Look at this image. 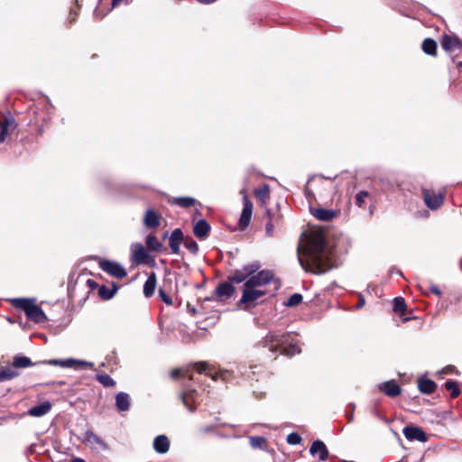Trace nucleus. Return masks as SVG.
I'll return each instance as SVG.
<instances>
[{
	"label": "nucleus",
	"mask_w": 462,
	"mask_h": 462,
	"mask_svg": "<svg viewBox=\"0 0 462 462\" xmlns=\"http://www.w3.org/2000/svg\"><path fill=\"white\" fill-rule=\"evenodd\" d=\"M14 119H5L4 121L0 120V143L4 142L5 136L7 135V130L9 125H13Z\"/></svg>",
	"instance_id": "nucleus-38"
},
{
	"label": "nucleus",
	"mask_w": 462,
	"mask_h": 462,
	"mask_svg": "<svg viewBox=\"0 0 462 462\" xmlns=\"http://www.w3.org/2000/svg\"><path fill=\"white\" fill-rule=\"evenodd\" d=\"M184 246L193 254H196L199 251V245L192 238H186L184 240Z\"/></svg>",
	"instance_id": "nucleus-40"
},
{
	"label": "nucleus",
	"mask_w": 462,
	"mask_h": 462,
	"mask_svg": "<svg viewBox=\"0 0 462 462\" xmlns=\"http://www.w3.org/2000/svg\"><path fill=\"white\" fill-rule=\"evenodd\" d=\"M180 375H182L183 377H189V380H193L191 375L188 374V371H182L181 369H173L171 373V376L173 379L178 378Z\"/></svg>",
	"instance_id": "nucleus-44"
},
{
	"label": "nucleus",
	"mask_w": 462,
	"mask_h": 462,
	"mask_svg": "<svg viewBox=\"0 0 462 462\" xmlns=\"http://www.w3.org/2000/svg\"><path fill=\"white\" fill-rule=\"evenodd\" d=\"M300 441H301V437L296 432H292V433L289 434L287 437V442L291 445L300 444Z\"/></svg>",
	"instance_id": "nucleus-43"
},
{
	"label": "nucleus",
	"mask_w": 462,
	"mask_h": 462,
	"mask_svg": "<svg viewBox=\"0 0 462 462\" xmlns=\"http://www.w3.org/2000/svg\"><path fill=\"white\" fill-rule=\"evenodd\" d=\"M157 284V277L155 273H151L143 285V294L146 298L153 295Z\"/></svg>",
	"instance_id": "nucleus-24"
},
{
	"label": "nucleus",
	"mask_w": 462,
	"mask_h": 462,
	"mask_svg": "<svg viewBox=\"0 0 462 462\" xmlns=\"http://www.w3.org/2000/svg\"><path fill=\"white\" fill-rule=\"evenodd\" d=\"M83 441L88 446H89L91 448H95V449H97V448L98 449H106L107 448V446L105 443V441L91 430H87L84 433Z\"/></svg>",
	"instance_id": "nucleus-12"
},
{
	"label": "nucleus",
	"mask_w": 462,
	"mask_h": 462,
	"mask_svg": "<svg viewBox=\"0 0 462 462\" xmlns=\"http://www.w3.org/2000/svg\"><path fill=\"white\" fill-rule=\"evenodd\" d=\"M196 390L185 385L183 393L180 394V398L184 406L189 411H194L196 406L192 405L195 402Z\"/></svg>",
	"instance_id": "nucleus-14"
},
{
	"label": "nucleus",
	"mask_w": 462,
	"mask_h": 462,
	"mask_svg": "<svg viewBox=\"0 0 462 462\" xmlns=\"http://www.w3.org/2000/svg\"><path fill=\"white\" fill-rule=\"evenodd\" d=\"M261 268L259 262H253L244 265L241 269H236L230 272L228 281L235 283L245 282L247 279L255 273Z\"/></svg>",
	"instance_id": "nucleus-5"
},
{
	"label": "nucleus",
	"mask_w": 462,
	"mask_h": 462,
	"mask_svg": "<svg viewBox=\"0 0 462 462\" xmlns=\"http://www.w3.org/2000/svg\"><path fill=\"white\" fill-rule=\"evenodd\" d=\"M235 287L230 282H222L216 288L217 296L222 300L223 298H229L233 295Z\"/></svg>",
	"instance_id": "nucleus-26"
},
{
	"label": "nucleus",
	"mask_w": 462,
	"mask_h": 462,
	"mask_svg": "<svg viewBox=\"0 0 462 462\" xmlns=\"http://www.w3.org/2000/svg\"><path fill=\"white\" fill-rule=\"evenodd\" d=\"M99 267L111 276L123 279L126 276L125 269L117 262L102 260L99 262Z\"/></svg>",
	"instance_id": "nucleus-8"
},
{
	"label": "nucleus",
	"mask_w": 462,
	"mask_h": 462,
	"mask_svg": "<svg viewBox=\"0 0 462 462\" xmlns=\"http://www.w3.org/2000/svg\"><path fill=\"white\" fill-rule=\"evenodd\" d=\"M212 430H213V427H211V426H207V427L202 428V430H202V432H204V433H208V432L211 431Z\"/></svg>",
	"instance_id": "nucleus-51"
},
{
	"label": "nucleus",
	"mask_w": 462,
	"mask_h": 462,
	"mask_svg": "<svg viewBox=\"0 0 462 462\" xmlns=\"http://www.w3.org/2000/svg\"><path fill=\"white\" fill-rule=\"evenodd\" d=\"M369 197V193L365 190H361L356 195V204L359 208H363L365 203V199Z\"/></svg>",
	"instance_id": "nucleus-42"
},
{
	"label": "nucleus",
	"mask_w": 462,
	"mask_h": 462,
	"mask_svg": "<svg viewBox=\"0 0 462 462\" xmlns=\"http://www.w3.org/2000/svg\"><path fill=\"white\" fill-rule=\"evenodd\" d=\"M51 402L45 401L39 405L33 406L28 410V414L32 417H42L51 410Z\"/></svg>",
	"instance_id": "nucleus-21"
},
{
	"label": "nucleus",
	"mask_w": 462,
	"mask_h": 462,
	"mask_svg": "<svg viewBox=\"0 0 462 462\" xmlns=\"http://www.w3.org/2000/svg\"><path fill=\"white\" fill-rule=\"evenodd\" d=\"M436 387V383L430 379L420 378L418 381V388L423 393L430 394L435 392Z\"/></svg>",
	"instance_id": "nucleus-28"
},
{
	"label": "nucleus",
	"mask_w": 462,
	"mask_h": 462,
	"mask_svg": "<svg viewBox=\"0 0 462 462\" xmlns=\"http://www.w3.org/2000/svg\"><path fill=\"white\" fill-rule=\"evenodd\" d=\"M145 242L147 247L152 251L159 252L162 249V244L153 235L147 236Z\"/></svg>",
	"instance_id": "nucleus-32"
},
{
	"label": "nucleus",
	"mask_w": 462,
	"mask_h": 462,
	"mask_svg": "<svg viewBox=\"0 0 462 462\" xmlns=\"http://www.w3.org/2000/svg\"><path fill=\"white\" fill-rule=\"evenodd\" d=\"M260 344L273 354L279 353L291 356L300 352V346L293 343L291 333L269 332Z\"/></svg>",
	"instance_id": "nucleus-2"
},
{
	"label": "nucleus",
	"mask_w": 462,
	"mask_h": 462,
	"mask_svg": "<svg viewBox=\"0 0 462 462\" xmlns=\"http://www.w3.org/2000/svg\"><path fill=\"white\" fill-rule=\"evenodd\" d=\"M12 303L15 308L23 310L31 321L42 324L48 320L42 309L35 304V299L17 298L12 300Z\"/></svg>",
	"instance_id": "nucleus-3"
},
{
	"label": "nucleus",
	"mask_w": 462,
	"mask_h": 462,
	"mask_svg": "<svg viewBox=\"0 0 462 462\" xmlns=\"http://www.w3.org/2000/svg\"><path fill=\"white\" fill-rule=\"evenodd\" d=\"M171 203L178 205L181 208H188L191 206H194L196 203L195 199L190 197H177L173 198L171 201Z\"/></svg>",
	"instance_id": "nucleus-31"
},
{
	"label": "nucleus",
	"mask_w": 462,
	"mask_h": 462,
	"mask_svg": "<svg viewBox=\"0 0 462 462\" xmlns=\"http://www.w3.org/2000/svg\"><path fill=\"white\" fill-rule=\"evenodd\" d=\"M379 390L390 397L398 396L402 390L394 381H386L379 385Z\"/></svg>",
	"instance_id": "nucleus-20"
},
{
	"label": "nucleus",
	"mask_w": 462,
	"mask_h": 462,
	"mask_svg": "<svg viewBox=\"0 0 462 462\" xmlns=\"http://www.w3.org/2000/svg\"><path fill=\"white\" fill-rule=\"evenodd\" d=\"M132 260L135 263H145L149 258V254L143 245L140 243L133 244L131 246Z\"/></svg>",
	"instance_id": "nucleus-13"
},
{
	"label": "nucleus",
	"mask_w": 462,
	"mask_h": 462,
	"mask_svg": "<svg viewBox=\"0 0 462 462\" xmlns=\"http://www.w3.org/2000/svg\"><path fill=\"white\" fill-rule=\"evenodd\" d=\"M310 453L312 456L319 454V459L320 461H325L328 457V450L325 445V443L321 440H315L310 448Z\"/></svg>",
	"instance_id": "nucleus-15"
},
{
	"label": "nucleus",
	"mask_w": 462,
	"mask_h": 462,
	"mask_svg": "<svg viewBox=\"0 0 462 462\" xmlns=\"http://www.w3.org/2000/svg\"><path fill=\"white\" fill-rule=\"evenodd\" d=\"M69 462H86V461L82 458L77 457V458L71 459Z\"/></svg>",
	"instance_id": "nucleus-53"
},
{
	"label": "nucleus",
	"mask_w": 462,
	"mask_h": 462,
	"mask_svg": "<svg viewBox=\"0 0 462 462\" xmlns=\"http://www.w3.org/2000/svg\"><path fill=\"white\" fill-rule=\"evenodd\" d=\"M274 280V275L270 270L260 269L246 280L245 284L246 288L253 287L257 289H263L265 285L270 284Z\"/></svg>",
	"instance_id": "nucleus-6"
},
{
	"label": "nucleus",
	"mask_w": 462,
	"mask_h": 462,
	"mask_svg": "<svg viewBox=\"0 0 462 462\" xmlns=\"http://www.w3.org/2000/svg\"><path fill=\"white\" fill-rule=\"evenodd\" d=\"M193 367L199 374H206L207 375L210 376L214 381L217 380L219 377L226 379V374H227V371H221L219 374H213L208 370V364L206 362L196 363L193 365Z\"/></svg>",
	"instance_id": "nucleus-17"
},
{
	"label": "nucleus",
	"mask_w": 462,
	"mask_h": 462,
	"mask_svg": "<svg viewBox=\"0 0 462 462\" xmlns=\"http://www.w3.org/2000/svg\"><path fill=\"white\" fill-rule=\"evenodd\" d=\"M255 197L262 202V204H266L270 199V187L266 184L262 187L256 189L254 190Z\"/></svg>",
	"instance_id": "nucleus-29"
},
{
	"label": "nucleus",
	"mask_w": 462,
	"mask_h": 462,
	"mask_svg": "<svg viewBox=\"0 0 462 462\" xmlns=\"http://www.w3.org/2000/svg\"><path fill=\"white\" fill-rule=\"evenodd\" d=\"M311 213L317 219L322 221H329L336 216L334 210L321 208L312 209Z\"/></svg>",
	"instance_id": "nucleus-27"
},
{
	"label": "nucleus",
	"mask_w": 462,
	"mask_h": 462,
	"mask_svg": "<svg viewBox=\"0 0 462 462\" xmlns=\"http://www.w3.org/2000/svg\"><path fill=\"white\" fill-rule=\"evenodd\" d=\"M406 309V303L403 298L396 297L393 300V311L397 314L403 315Z\"/></svg>",
	"instance_id": "nucleus-36"
},
{
	"label": "nucleus",
	"mask_w": 462,
	"mask_h": 462,
	"mask_svg": "<svg viewBox=\"0 0 462 462\" xmlns=\"http://www.w3.org/2000/svg\"><path fill=\"white\" fill-rule=\"evenodd\" d=\"M116 406L119 411H127L131 406L130 395L125 392H120L116 395Z\"/></svg>",
	"instance_id": "nucleus-22"
},
{
	"label": "nucleus",
	"mask_w": 462,
	"mask_h": 462,
	"mask_svg": "<svg viewBox=\"0 0 462 462\" xmlns=\"http://www.w3.org/2000/svg\"><path fill=\"white\" fill-rule=\"evenodd\" d=\"M97 380L105 387H113L116 385L115 380L106 374H97Z\"/></svg>",
	"instance_id": "nucleus-39"
},
{
	"label": "nucleus",
	"mask_w": 462,
	"mask_h": 462,
	"mask_svg": "<svg viewBox=\"0 0 462 462\" xmlns=\"http://www.w3.org/2000/svg\"><path fill=\"white\" fill-rule=\"evenodd\" d=\"M117 288L116 286L112 289H109L106 286L102 285L98 290V294L103 300H110L114 297Z\"/></svg>",
	"instance_id": "nucleus-35"
},
{
	"label": "nucleus",
	"mask_w": 462,
	"mask_h": 462,
	"mask_svg": "<svg viewBox=\"0 0 462 462\" xmlns=\"http://www.w3.org/2000/svg\"><path fill=\"white\" fill-rule=\"evenodd\" d=\"M153 449L158 454H165L170 449V439L166 435H158L152 442Z\"/></svg>",
	"instance_id": "nucleus-16"
},
{
	"label": "nucleus",
	"mask_w": 462,
	"mask_h": 462,
	"mask_svg": "<svg viewBox=\"0 0 462 462\" xmlns=\"http://www.w3.org/2000/svg\"><path fill=\"white\" fill-rule=\"evenodd\" d=\"M143 224L148 228H154L160 226V217L153 209H147L143 217Z\"/></svg>",
	"instance_id": "nucleus-23"
},
{
	"label": "nucleus",
	"mask_w": 462,
	"mask_h": 462,
	"mask_svg": "<svg viewBox=\"0 0 462 462\" xmlns=\"http://www.w3.org/2000/svg\"><path fill=\"white\" fill-rule=\"evenodd\" d=\"M298 259L301 267L313 273H324L330 269L328 254L321 236L310 238L304 246H298Z\"/></svg>",
	"instance_id": "nucleus-1"
},
{
	"label": "nucleus",
	"mask_w": 462,
	"mask_h": 462,
	"mask_svg": "<svg viewBox=\"0 0 462 462\" xmlns=\"http://www.w3.org/2000/svg\"><path fill=\"white\" fill-rule=\"evenodd\" d=\"M242 193L244 197V208L238 220V225L240 228L244 229L250 223L253 213V203L247 199V195L245 189L242 191Z\"/></svg>",
	"instance_id": "nucleus-9"
},
{
	"label": "nucleus",
	"mask_w": 462,
	"mask_h": 462,
	"mask_svg": "<svg viewBox=\"0 0 462 462\" xmlns=\"http://www.w3.org/2000/svg\"><path fill=\"white\" fill-rule=\"evenodd\" d=\"M456 65H457V69H462V61L456 62Z\"/></svg>",
	"instance_id": "nucleus-55"
},
{
	"label": "nucleus",
	"mask_w": 462,
	"mask_h": 462,
	"mask_svg": "<svg viewBox=\"0 0 462 462\" xmlns=\"http://www.w3.org/2000/svg\"><path fill=\"white\" fill-rule=\"evenodd\" d=\"M353 420V414L349 415V420Z\"/></svg>",
	"instance_id": "nucleus-56"
},
{
	"label": "nucleus",
	"mask_w": 462,
	"mask_h": 462,
	"mask_svg": "<svg viewBox=\"0 0 462 462\" xmlns=\"http://www.w3.org/2000/svg\"><path fill=\"white\" fill-rule=\"evenodd\" d=\"M422 193L425 204L432 210L439 208L443 203V196L440 193L436 194L427 189H424Z\"/></svg>",
	"instance_id": "nucleus-11"
},
{
	"label": "nucleus",
	"mask_w": 462,
	"mask_h": 462,
	"mask_svg": "<svg viewBox=\"0 0 462 462\" xmlns=\"http://www.w3.org/2000/svg\"><path fill=\"white\" fill-rule=\"evenodd\" d=\"M210 226L205 219L199 220L193 227L194 235L200 240H204L208 236Z\"/></svg>",
	"instance_id": "nucleus-18"
},
{
	"label": "nucleus",
	"mask_w": 462,
	"mask_h": 462,
	"mask_svg": "<svg viewBox=\"0 0 462 462\" xmlns=\"http://www.w3.org/2000/svg\"><path fill=\"white\" fill-rule=\"evenodd\" d=\"M242 297L239 300V305L243 306V310H249L255 307L258 304L260 298L266 294V291L263 289H257L253 287L246 288V284L243 285Z\"/></svg>",
	"instance_id": "nucleus-4"
},
{
	"label": "nucleus",
	"mask_w": 462,
	"mask_h": 462,
	"mask_svg": "<svg viewBox=\"0 0 462 462\" xmlns=\"http://www.w3.org/2000/svg\"><path fill=\"white\" fill-rule=\"evenodd\" d=\"M76 15H77V14H74V11H73V10H71V11H70V13H69V16L71 17L70 22H72V21H74V20H75Z\"/></svg>",
	"instance_id": "nucleus-52"
},
{
	"label": "nucleus",
	"mask_w": 462,
	"mask_h": 462,
	"mask_svg": "<svg viewBox=\"0 0 462 462\" xmlns=\"http://www.w3.org/2000/svg\"><path fill=\"white\" fill-rule=\"evenodd\" d=\"M461 46V42L457 37H453L448 34H445L441 41V47L446 51H453Z\"/></svg>",
	"instance_id": "nucleus-25"
},
{
	"label": "nucleus",
	"mask_w": 462,
	"mask_h": 462,
	"mask_svg": "<svg viewBox=\"0 0 462 462\" xmlns=\"http://www.w3.org/2000/svg\"><path fill=\"white\" fill-rule=\"evenodd\" d=\"M430 291H431V292H433L434 294H436L438 296H439L441 294L440 290L437 286H431Z\"/></svg>",
	"instance_id": "nucleus-49"
},
{
	"label": "nucleus",
	"mask_w": 462,
	"mask_h": 462,
	"mask_svg": "<svg viewBox=\"0 0 462 462\" xmlns=\"http://www.w3.org/2000/svg\"><path fill=\"white\" fill-rule=\"evenodd\" d=\"M217 0H214V2H216Z\"/></svg>",
	"instance_id": "nucleus-57"
},
{
	"label": "nucleus",
	"mask_w": 462,
	"mask_h": 462,
	"mask_svg": "<svg viewBox=\"0 0 462 462\" xmlns=\"http://www.w3.org/2000/svg\"><path fill=\"white\" fill-rule=\"evenodd\" d=\"M159 297L165 304L169 306L172 304L171 298L162 288L159 290Z\"/></svg>",
	"instance_id": "nucleus-45"
},
{
	"label": "nucleus",
	"mask_w": 462,
	"mask_h": 462,
	"mask_svg": "<svg viewBox=\"0 0 462 462\" xmlns=\"http://www.w3.org/2000/svg\"><path fill=\"white\" fill-rule=\"evenodd\" d=\"M43 364H48L51 365L60 366L63 368H74V369H83V368H92L93 364L90 362L78 360L74 358H67V359H51L48 361H43Z\"/></svg>",
	"instance_id": "nucleus-7"
},
{
	"label": "nucleus",
	"mask_w": 462,
	"mask_h": 462,
	"mask_svg": "<svg viewBox=\"0 0 462 462\" xmlns=\"http://www.w3.org/2000/svg\"><path fill=\"white\" fill-rule=\"evenodd\" d=\"M265 232H266V235L269 236H273V226L272 224L271 221H269L267 224H266V226H265Z\"/></svg>",
	"instance_id": "nucleus-47"
},
{
	"label": "nucleus",
	"mask_w": 462,
	"mask_h": 462,
	"mask_svg": "<svg viewBox=\"0 0 462 462\" xmlns=\"http://www.w3.org/2000/svg\"><path fill=\"white\" fill-rule=\"evenodd\" d=\"M365 303V298L362 295H359L358 303L356 305L357 309H361Z\"/></svg>",
	"instance_id": "nucleus-48"
},
{
	"label": "nucleus",
	"mask_w": 462,
	"mask_h": 462,
	"mask_svg": "<svg viewBox=\"0 0 462 462\" xmlns=\"http://www.w3.org/2000/svg\"><path fill=\"white\" fill-rule=\"evenodd\" d=\"M88 285H89L90 287H94V286L96 285V282H95L94 281H92V280H88Z\"/></svg>",
	"instance_id": "nucleus-54"
},
{
	"label": "nucleus",
	"mask_w": 462,
	"mask_h": 462,
	"mask_svg": "<svg viewBox=\"0 0 462 462\" xmlns=\"http://www.w3.org/2000/svg\"><path fill=\"white\" fill-rule=\"evenodd\" d=\"M445 388H446V390L450 392V396L452 398H457L460 393L459 387H458L457 382H455V381H452V380L447 381L445 383Z\"/></svg>",
	"instance_id": "nucleus-37"
},
{
	"label": "nucleus",
	"mask_w": 462,
	"mask_h": 462,
	"mask_svg": "<svg viewBox=\"0 0 462 462\" xmlns=\"http://www.w3.org/2000/svg\"><path fill=\"white\" fill-rule=\"evenodd\" d=\"M18 375V373L10 367H3L0 369V382L11 380Z\"/></svg>",
	"instance_id": "nucleus-34"
},
{
	"label": "nucleus",
	"mask_w": 462,
	"mask_h": 462,
	"mask_svg": "<svg viewBox=\"0 0 462 462\" xmlns=\"http://www.w3.org/2000/svg\"><path fill=\"white\" fill-rule=\"evenodd\" d=\"M422 51L431 56L437 53V42L431 38H426L422 42Z\"/></svg>",
	"instance_id": "nucleus-30"
},
{
	"label": "nucleus",
	"mask_w": 462,
	"mask_h": 462,
	"mask_svg": "<svg viewBox=\"0 0 462 462\" xmlns=\"http://www.w3.org/2000/svg\"><path fill=\"white\" fill-rule=\"evenodd\" d=\"M402 433L404 437L410 440H417L426 442L428 440L427 434L419 427L409 425L403 428Z\"/></svg>",
	"instance_id": "nucleus-10"
},
{
	"label": "nucleus",
	"mask_w": 462,
	"mask_h": 462,
	"mask_svg": "<svg viewBox=\"0 0 462 462\" xmlns=\"http://www.w3.org/2000/svg\"><path fill=\"white\" fill-rule=\"evenodd\" d=\"M302 301V295L300 293H293L289 297L285 305L288 307H294L299 305Z\"/></svg>",
	"instance_id": "nucleus-41"
},
{
	"label": "nucleus",
	"mask_w": 462,
	"mask_h": 462,
	"mask_svg": "<svg viewBox=\"0 0 462 462\" xmlns=\"http://www.w3.org/2000/svg\"><path fill=\"white\" fill-rule=\"evenodd\" d=\"M197 1L203 5H210V4L214 3V0H197Z\"/></svg>",
	"instance_id": "nucleus-50"
},
{
	"label": "nucleus",
	"mask_w": 462,
	"mask_h": 462,
	"mask_svg": "<svg viewBox=\"0 0 462 462\" xmlns=\"http://www.w3.org/2000/svg\"><path fill=\"white\" fill-rule=\"evenodd\" d=\"M183 241V233L180 228L174 229L170 236L169 245L174 254H179L180 246Z\"/></svg>",
	"instance_id": "nucleus-19"
},
{
	"label": "nucleus",
	"mask_w": 462,
	"mask_h": 462,
	"mask_svg": "<svg viewBox=\"0 0 462 462\" xmlns=\"http://www.w3.org/2000/svg\"><path fill=\"white\" fill-rule=\"evenodd\" d=\"M34 364L31 359L24 356H17L14 358L13 365L17 368H26L33 365Z\"/></svg>",
	"instance_id": "nucleus-33"
},
{
	"label": "nucleus",
	"mask_w": 462,
	"mask_h": 462,
	"mask_svg": "<svg viewBox=\"0 0 462 462\" xmlns=\"http://www.w3.org/2000/svg\"><path fill=\"white\" fill-rule=\"evenodd\" d=\"M265 442L263 437H251L250 443L254 448H259Z\"/></svg>",
	"instance_id": "nucleus-46"
}]
</instances>
